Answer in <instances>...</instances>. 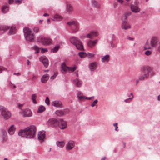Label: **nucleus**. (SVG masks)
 <instances>
[{"instance_id": "obj_1", "label": "nucleus", "mask_w": 160, "mask_h": 160, "mask_svg": "<svg viewBox=\"0 0 160 160\" xmlns=\"http://www.w3.org/2000/svg\"><path fill=\"white\" fill-rule=\"evenodd\" d=\"M36 131L35 127L34 125H31L24 130H20L18 132V134L19 136L21 137L31 138L35 136Z\"/></svg>"}, {"instance_id": "obj_2", "label": "nucleus", "mask_w": 160, "mask_h": 160, "mask_svg": "<svg viewBox=\"0 0 160 160\" xmlns=\"http://www.w3.org/2000/svg\"><path fill=\"white\" fill-rule=\"evenodd\" d=\"M23 31L26 40L28 41L33 42L34 38V36L32 31L28 27L24 28Z\"/></svg>"}, {"instance_id": "obj_3", "label": "nucleus", "mask_w": 160, "mask_h": 160, "mask_svg": "<svg viewBox=\"0 0 160 160\" xmlns=\"http://www.w3.org/2000/svg\"><path fill=\"white\" fill-rule=\"evenodd\" d=\"M70 42L75 45L77 49L80 50H83L82 43L78 38L75 37H72L70 39Z\"/></svg>"}, {"instance_id": "obj_4", "label": "nucleus", "mask_w": 160, "mask_h": 160, "mask_svg": "<svg viewBox=\"0 0 160 160\" xmlns=\"http://www.w3.org/2000/svg\"><path fill=\"white\" fill-rule=\"evenodd\" d=\"M60 68L62 72L64 74L67 72H69L70 71H74L76 70V67L75 66L73 67H68L64 63H62L61 65Z\"/></svg>"}, {"instance_id": "obj_5", "label": "nucleus", "mask_w": 160, "mask_h": 160, "mask_svg": "<svg viewBox=\"0 0 160 160\" xmlns=\"http://www.w3.org/2000/svg\"><path fill=\"white\" fill-rule=\"evenodd\" d=\"M0 111L1 114L5 120H7L11 116L10 112L5 107L0 106Z\"/></svg>"}, {"instance_id": "obj_6", "label": "nucleus", "mask_w": 160, "mask_h": 160, "mask_svg": "<svg viewBox=\"0 0 160 160\" xmlns=\"http://www.w3.org/2000/svg\"><path fill=\"white\" fill-rule=\"evenodd\" d=\"M38 42H41L43 45H48L52 43V41L49 38H45L42 36L39 37L37 38Z\"/></svg>"}, {"instance_id": "obj_7", "label": "nucleus", "mask_w": 160, "mask_h": 160, "mask_svg": "<svg viewBox=\"0 0 160 160\" xmlns=\"http://www.w3.org/2000/svg\"><path fill=\"white\" fill-rule=\"evenodd\" d=\"M151 70V68L149 67H145L143 69L144 74L142 75L139 78V80H143L148 78L149 76V73Z\"/></svg>"}, {"instance_id": "obj_8", "label": "nucleus", "mask_w": 160, "mask_h": 160, "mask_svg": "<svg viewBox=\"0 0 160 160\" xmlns=\"http://www.w3.org/2000/svg\"><path fill=\"white\" fill-rule=\"evenodd\" d=\"M59 123L58 121L53 118L49 119L48 122V125L52 127H57L59 125Z\"/></svg>"}, {"instance_id": "obj_9", "label": "nucleus", "mask_w": 160, "mask_h": 160, "mask_svg": "<svg viewBox=\"0 0 160 160\" xmlns=\"http://www.w3.org/2000/svg\"><path fill=\"white\" fill-rule=\"evenodd\" d=\"M131 8L132 12H138L140 11V9L138 6V3L136 1L134 2V4L131 5Z\"/></svg>"}, {"instance_id": "obj_10", "label": "nucleus", "mask_w": 160, "mask_h": 160, "mask_svg": "<svg viewBox=\"0 0 160 160\" xmlns=\"http://www.w3.org/2000/svg\"><path fill=\"white\" fill-rule=\"evenodd\" d=\"M0 137L3 141L5 142L7 139V133L6 131L2 129L0 131Z\"/></svg>"}, {"instance_id": "obj_11", "label": "nucleus", "mask_w": 160, "mask_h": 160, "mask_svg": "<svg viewBox=\"0 0 160 160\" xmlns=\"http://www.w3.org/2000/svg\"><path fill=\"white\" fill-rule=\"evenodd\" d=\"M75 147V143L72 140L68 141L66 145V149L68 150H71Z\"/></svg>"}, {"instance_id": "obj_12", "label": "nucleus", "mask_w": 160, "mask_h": 160, "mask_svg": "<svg viewBox=\"0 0 160 160\" xmlns=\"http://www.w3.org/2000/svg\"><path fill=\"white\" fill-rule=\"evenodd\" d=\"M40 60L42 61L44 66L47 68L48 66V59L46 58L45 56H42L40 58Z\"/></svg>"}, {"instance_id": "obj_13", "label": "nucleus", "mask_w": 160, "mask_h": 160, "mask_svg": "<svg viewBox=\"0 0 160 160\" xmlns=\"http://www.w3.org/2000/svg\"><path fill=\"white\" fill-rule=\"evenodd\" d=\"M38 138L40 140H41L42 142H44V139L45 137V132L44 131L39 132L38 133Z\"/></svg>"}, {"instance_id": "obj_14", "label": "nucleus", "mask_w": 160, "mask_h": 160, "mask_svg": "<svg viewBox=\"0 0 160 160\" xmlns=\"http://www.w3.org/2000/svg\"><path fill=\"white\" fill-rule=\"evenodd\" d=\"M121 28L122 29L126 30L131 28V26L128 22L126 21H124L122 22L121 25Z\"/></svg>"}, {"instance_id": "obj_15", "label": "nucleus", "mask_w": 160, "mask_h": 160, "mask_svg": "<svg viewBox=\"0 0 160 160\" xmlns=\"http://www.w3.org/2000/svg\"><path fill=\"white\" fill-rule=\"evenodd\" d=\"M23 116L24 117H30L32 116V112L29 109L25 110L22 112Z\"/></svg>"}, {"instance_id": "obj_16", "label": "nucleus", "mask_w": 160, "mask_h": 160, "mask_svg": "<svg viewBox=\"0 0 160 160\" xmlns=\"http://www.w3.org/2000/svg\"><path fill=\"white\" fill-rule=\"evenodd\" d=\"M59 128L61 129H64L67 126V123L62 119H60L59 121Z\"/></svg>"}, {"instance_id": "obj_17", "label": "nucleus", "mask_w": 160, "mask_h": 160, "mask_svg": "<svg viewBox=\"0 0 160 160\" xmlns=\"http://www.w3.org/2000/svg\"><path fill=\"white\" fill-rule=\"evenodd\" d=\"M79 24L78 22H76L74 25L71 28V29L72 31V32L74 33H76L78 32L79 30Z\"/></svg>"}, {"instance_id": "obj_18", "label": "nucleus", "mask_w": 160, "mask_h": 160, "mask_svg": "<svg viewBox=\"0 0 160 160\" xmlns=\"http://www.w3.org/2000/svg\"><path fill=\"white\" fill-rule=\"evenodd\" d=\"M98 42V40L97 39L93 41L90 40L88 43V46L89 47L92 48L95 46V45L97 44Z\"/></svg>"}, {"instance_id": "obj_19", "label": "nucleus", "mask_w": 160, "mask_h": 160, "mask_svg": "<svg viewBox=\"0 0 160 160\" xmlns=\"http://www.w3.org/2000/svg\"><path fill=\"white\" fill-rule=\"evenodd\" d=\"M158 42V40L157 38L155 37L152 38L150 41L151 46L152 47H155L156 46Z\"/></svg>"}, {"instance_id": "obj_20", "label": "nucleus", "mask_w": 160, "mask_h": 160, "mask_svg": "<svg viewBox=\"0 0 160 160\" xmlns=\"http://www.w3.org/2000/svg\"><path fill=\"white\" fill-rule=\"evenodd\" d=\"M10 28V27L3 25L0 27V35L3 33Z\"/></svg>"}, {"instance_id": "obj_21", "label": "nucleus", "mask_w": 160, "mask_h": 160, "mask_svg": "<svg viewBox=\"0 0 160 160\" xmlns=\"http://www.w3.org/2000/svg\"><path fill=\"white\" fill-rule=\"evenodd\" d=\"M110 60V55L107 54L105 56L101 57V61L103 62H107Z\"/></svg>"}, {"instance_id": "obj_22", "label": "nucleus", "mask_w": 160, "mask_h": 160, "mask_svg": "<svg viewBox=\"0 0 160 160\" xmlns=\"http://www.w3.org/2000/svg\"><path fill=\"white\" fill-rule=\"evenodd\" d=\"M16 128L14 125H12L9 128L8 130V132L9 135H12L15 132Z\"/></svg>"}, {"instance_id": "obj_23", "label": "nucleus", "mask_w": 160, "mask_h": 160, "mask_svg": "<svg viewBox=\"0 0 160 160\" xmlns=\"http://www.w3.org/2000/svg\"><path fill=\"white\" fill-rule=\"evenodd\" d=\"M74 84L78 87H81L82 84V81L78 78H76L73 81Z\"/></svg>"}, {"instance_id": "obj_24", "label": "nucleus", "mask_w": 160, "mask_h": 160, "mask_svg": "<svg viewBox=\"0 0 160 160\" xmlns=\"http://www.w3.org/2000/svg\"><path fill=\"white\" fill-rule=\"evenodd\" d=\"M97 35L98 33L97 32H92L88 34L87 38L92 39L94 37L97 36Z\"/></svg>"}, {"instance_id": "obj_25", "label": "nucleus", "mask_w": 160, "mask_h": 160, "mask_svg": "<svg viewBox=\"0 0 160 160\" xmlns=\"http://www.w3.org/2000/svg\"><path fill=\"white\" fill-rule=\"evenodd\" d=\"M90 69L92 71L95 70L97 67V64L96 62L91 63L89 65Z\"/></svg>"}, {"instance_id": "obj_26", "label": "nucleus", "mask_w": 160, "mask_h": 160, "mask_svg": "<svg viewBox=\"0 0 160 160\" xmlns=\"http://www.w3.org/2000/svg\"><path fill=\"white\" fill-rule=\"evenodd\" d=\"M52 105L55 107L58 108L62 107V103L58 101H54L52 103Z\"/></svg>"}, {"instance_id": "obj_27", "label": "nucleus", "mask_w": 160, "mask_h": 160, "mask_svg": "<svg viewBox=\"0 0 160 160\" xmlns=\"http://www.w3.org/2000/svg\"><path fill=\"white\" fill-rule=\"evenodd\" d=\"M49 77V76L48 74L43 75L41 78V81L43 83L45 82L48 80Z\"/></svg>"}, {"instance_id": "obj_28", "label": "nucleus", "mask_w": 160, "mask_h": 160, "mask_svg": "<svg viewBox=\"0 0 160 160\" xmlns=\"http://www.w3.org/2000/svg\"><path fill=\"white\" fill-rule=\"evenodd\" d=\"M9 29H10V30L8 32V34H13L16 33V30L15 27L13 26H12L11 27H10Z\"/></svg>"}, {"instance_id": "obj_29", "label": "nucleus", "mask_w": 160, "mask_h": 160, "mask_svg": "<svg viewBox=\"0 0 160 160\" xmlns=\"http://www.w3.org/2000/svg\"><path fill=\"white\" fill-rule=\"evenodd\" d=\"M66 113L65 110L62 111L61 110H57L56 111L55 113L57 116H60L64 115Z\"/></svg>"}, {"instance_id": "obj_30", "label": "nucleus", "mask_w": 160, "mask_h": 160, "mask_svg": "<svg viewBox=\"0 0 160 160\" xmlns=\"http://www.w3.org/2000/svg\"><path fill=\"white\" fill-rule=\"evenodd\" d=\"M66 9L67 12L70 13L73 11V7L70 4H68L66 5Z\"/></svg>"}, {"instance_id": "obj_31", "label": "nucleus", "mask_w": 160, "mask_h": 160, "mask_svg": "<svg viewBox=\"0 0 160 160\" xmlns=\"http://www.w3.org/2000/svg\"><path fill=\"white\" fill-rule=\"evenodd\" d=\"M56 144L58 147L62 148L64 147L65 145V142L64 141H57L56 142Z\"/></svg>"}, {"instance_id": "obj_32", "label": "nucleus", "mask_w": 160, "mask_h": 160, "mask_svg": "<svg viewBox=\"0 0 160 160\" xmlns=\"http://www.w3.org/2000/svg\"><path fill=\"white\" fill-rule=\"evenodd\" d=\"M62 19V18L61 16L58 14H56L54 16V19H53V21H59Z\"/></svg>"}, {"instance_id": "obj_33", "label": "nucleus", "mask_w": 160, "mask_h": 160, "mask_svg": "<svg viewBox=\"0 0 160 160\" xmlns=\"http://www.w3.org/2000/svg\"><path fill=\"white\" fill-rule=\"evenodd\" d=\"M9 10V7L7 5H4L2 7V12L4 13H6Z\"/></svg>"}, {"instance_id": "obj_34", "label": "nucleus", "mask_w": 160, "mask_h": 160, "mask_svg": "<svg viewBox=\"0 0 160 160\" xmlns=\"http://www.w3.org/2000/svg\"><path fill=\"white\" fill-rule=\"evenodd\" d=\"M92 5L94 7L96 8H99L100 7V5L95 0H92Z\"/></svg>"}, {"instance_id": "obj_35", "label": "nucleus", "mask_w": 160, "mask_h": 160, "mask_svg": "<svg viewBox=\"0 0 160 160\" xmlns=\"http://www.w3.org/2000/svg\"><path fill=\"white\" fill-rule=\"evenodd\" d=\"M45 110V107L41 105L39 107L37 112L39 113H41L44 111Z\"/></svg>"}, {"instance_id": "obj_36", "label": "nucleus", "mask_w": 160, "mask_h": 160, "mask_svg": "<svg viewBox=\"0 0 160 160\" xmlns=\"http://www.w3.org/2000/svg\"><path fill=\"white\" fill-rule=\"evenodd\" d=\"M77 22L72 20H71L67 22V24L71 28Z\"/></svg>"}, {"instance_id": "obj_37", "label": "nucleus", "mask_w": 160, "mask_h": 160, "mask_svg": "<svg viewBox=\"0 0 160 160\" xmlns=\"http://www.w3.org/2000/svg\"><path fill=\"white\" fill-rule=\"evenodd\" d=\"M37 95L36 94H32L31 97V99L32 101L33 102L34 104H36L37 103V102L36 100V98H37Z\"/></svg>"}, {"instance_id": "obj_38", "label": "nucleus", "mask_w": 160, "mask_h": 160, "mask_svg": "<svg viewBox=\"0 0 160 160\" xmlns=\"http://www.w3.org/2000/svg\"><path fill=\"white\" fill-rule=\"evenodd\" d=\"M144 50H146L148 49H150L151 48L150 46L149 45V42L148 41H147L145 44L144 47Z\"/></svg>"}, {"instance_id": "obj_39", "label": "nucleus", "mask_w": 160, "mask_h": 160, "mask_svg": "<svg viewBox=\"0 0 160 160\" xmlns=\"http://www.w3.org/2000/svg\"><path fill=\"white\" fill-rule=\"evenodd\" d=\"M78 55L80 57L82 58H83L87 57V54L85 52H80L78 53Z\"/></svg>"}, {"instance_id": "obj_40", "label": "nucleus", "mask_w": 160, "mask_h": 160, "mask_svg": "<svg viewBox=\"0 0 160 160\" xmlns=\"http://www.w3.org/2000/svg\"><path fill=\"white\" fill-rule=\"evenodd\" d=\"M131 14V12H126L124 14V15L123 16V18L125 19L126 20L127 19L128 16L130 15Z\"/></svg>"}, {"instance_id": "obj_41", "label": "nucleus", "mask_w": 160, "mask_h": 160, "mask_svg": "<svg viewBox=\"0 0 160 160\" xmlns=\"http://www.w3.org/2000/svg\"><path fill=\"white\" fill-rule=\"evenodd\" d=\"M33 48V49H34V50L35 51V53H39V49L41 48H38V47L36 45L34 46Z\"/></svg>"}, {"instance_id": "obj_42", "label": "nucleus", "mask_w": 160, "mask_h": 160, "mask_svg": "<svg viewBox=\"0 0 160 160\" xmlns=\"http://www.w3.org/2000/svg\"><path fill=\"white\" fill-rule=\"evenodd\" d=\"M133 98V96H132L131 98H130L126 99L124 100V101L126 103H129L132 100Z\"/></svg>"}, {"instance_id": "obj_43", "label": "nucleus", "mask_w": 160, "mask_h": 160, "mask_svg": "<svg viewBox=\"0 0 160 160\" xmlns=\"http://www.w3.org/2000/svg\"><path fill=\"white\" fill-rule=\"evenodd\" d=\"M98 101L97 99L95 100L91 104V106L92 107L96 106V105L98 103Z\"/></svg>"}, {"instance_id": "obj_44", "label": "nucleus", "mask_w": 160, "mask_h": 160, "mask_svg": "<svg viewBox=\"0 0 160 160\" xmlns=\"http://www.w3.org/2000/svg\"><path fill=\"white\" fill-rule=\"evenodd\" d=\"M60 46L59 45H57L56 47H55L53 49V52H56L59 48Z\"/></svg>"}, {"instance_id": "obj_45", "label": "nucleus", "mask_w": 160, "mask_h": 160, "mask_svg": "<svg viewBox=\"0 0 160 160\" xmlns=\"http://www.w3.org/2000/svg\"><path fill=\"white\" fill-rule=\"evenodd\" d=\"M87 57L88 58H90L92 57H93L94 56V54L93 53H87Z\"/></svg>"}, {"instance_id": "obj_46", "label": "nucleus", "mask_w": 160, "mask_h": 160, "mask_svg": "<svg viewBox=\"0 0 160 160\" xmlns=\"http://www.w3.org/2000/svg\"><path fill=\"white\" fill-rule=\"evenodd\" d=\"M57 75L58 73L57 72L54 73V74L51 77L50 79L52 80H54L55 78Z\"/></svg>"}, {"instance_id": "obj_47", "label": "nucleus", "mask_w": 160, "mask_h": 160, "mask_svg": "<svg viewBox=\"0 0 160 160\" xmlns=\"http://www.w3.org/2000/svg\"><path fill=\"white\" fill-rule=\"evenodd\" d=\"M151 53L152 52L150 50H147L145 52V54L147 56H149L150 55Z\"/></svg>"}, {"instance_id": "obj_48", "label": "nucleus", "mask_w": 160, "mask_h": 160, "mask_svg": "<svg viewBox=\"0 0 160 160\" xmlns=\"http://www.w3.org/2000/svg\"><path fill=\"white\" fill-rule=\"evenodd\" d=\"M45 103H46L48 105H49V104L50 102H49V98L48 97H47L46 98L45 100Z\"/></svg>"}, {"instance_id": "obj_49", "label": "nucleus", "mask_w": 160, "mask_h": 160, "mask_svg": "<svg viewBox=\"0 0 160 160\" xmlns=\"http://www.w3.org/2000/svg\"><path fill=\"white\" fill-rule=\"evenodd\" d=\"M79 100H81L85 98L86 97L83 96V95L81 96H79L78 97Z\"/></svg>"}, {"instance_id": "obj_50", "label": "nucleus", "mask_w": 160, "mask_h": 160, "mask_svg": "<svg viewBox=\"0 0 160 160\" xmlns=\"http://www.w3.org/2000/svg\"><path fill=\"white\" fill-rule=\"evenodd\" d=\"M118 124L117 123H114L113 124V126H115V130L116 131H118Z\"/></svg>"}, {"instance_id": "obj_51", "label": "nucleus", "mask_w": 160, "mask_h": 160, "mask_svg": "<svg viewBox=\"0 0 160 160\" xmlns=\"http://www.w3.org/2000/svg\"><path fill=\"white\" fill-rule=\"evenodd\" d=\"M22 2V0H15V3L18 4H20Z\"/></svg>"}, {"instance_id": "obj_52", "label": "nucleus", "mask_w": 160, "mask_h": 160, "mask_svg": "<svg viewBox=\"0 0 160 160\" xmlns=\"http://www.w3.org/2000/svg\"><path fill=\"white\" fill-rule=\"evenodd\" d=\"M39 30V28L38 27H35L33 28V31L36 32H38Z\"/></svg>"}, {"instance_id": "obj_53", "label": "nucleus", "mask_w": 160, "mask_h": 160, "mask_svg": "<svg viewBox=\"0 0 160 160\" xmlns=\"http://www.w3.org/2000/svg\"><path fill=\"white\" fill-rule=\"evenodd\" d=\"M7 70L6 68H5L2 66H0V73L2 72V71L3 70Z\"/></svg>"}, {"instance_id": "obj_54", "label": "nucleus", "mask_w": 160, "mask_h": 160, "mask_svg": "<svg viewBox=\"0 0 160 160\" xmlns=\"http://www.w3.org/2000/svg\"><path fill=\"white\" fill-rule=\"evenodd\" d=\"M94 96H92V97H86V98H85V99H86L88 100H93L94 99Z\"/></svg>"}, {"instance_id": "obj_55", "label": "nucleus", "mask_w": 160, "mask_h": 160, "mask_svg": "<svg viewBox=\"0 0 160 160\" xmlns=\"http://www.w3.org/2000/svg\"><path fill=\"white\" fill-rule=\"evenodd\" d=\"M48 51V49L47 48H45L44 49L42 48V52H44Z\"/></svg>"}, {"instance_id": "obj_56", "label": "nucleus", "mask_w": 160, "mask_h": 160, "mask_svg": "<svg viewBox=\"0 0 160 160\" xmlns=\"http://www.w3.org/2000/svg\"><path fill=\"white\" fill-rule=\"evenodd\" d=\"M127 39L128 40H129L130 41H133L134 40V38L131 37H127Z\"/></svg>"}, {"instance_id": "obj_57", "label": "nucleus", "mask_w": 160, "mask_h": 160, "mask_svg": "<svg viewBox=\"0 0 160 160\" xmlns=\"http://www.w3.org/2000/svg\"><path fill=\"white\" fill-rule=\"evenodd\" d=\"M83 94L81 92H80V91H79L78 93V94H77V97H78V96H81V95H82Z\"/></svg>"}, {"instance_id": "obj_58", "label": "nucleus", "mask_w": 160, "mask_h": 160, "mask_svg": "<svg viewBox=\"0 0 160 160\" xmlns=\"http://www.w3.org/2000/svg\"><path fill=\"white\" fill-rule=\"evenodd\" d=\"M110 44L111 45V46L112 47H114L115 45L114 44H113L112 41H111L110 42Z\"/></svg>"}, {"instance_id": "obj_59", "label": "nucleus", "mask_w": 160, "mask_h": 160, "mask_svg": "<svg viewBox=\"0 0 160 160\" xmlns=\"http://www.w3.org/2000/svg\"><path fill=\"white\" fill-rule=\"evenodd\" d=\"M118 1L121 4H122L123 2V0H118Z\"/></svg>"}, {"instance_id": "obj_60", "label": "nucleus", "mask_w": 160, "mask_h": 160, "mask_svg": "<svg viewBox=\"0 0 160 160\" xmlns=\"http://www.w3.org/2000/svg\"><path fill=\"white\" fill-rule=\"evenodd\" d=\"M14 75H17L18 76H20L21 75V74L19 73H13Z\"/></svg>"}, {"instance_id": "obj_61", "label": "nucleus", "mask_w": 160, "mask_h": 160, "mask_svg": "<svg viewBox=\"0 0 160 160\" xmlns=\"http://www.w3.org/2000/svg\"><path fill=\"white\" fill-rule=\"evenodd\" d=\"M23 106L22 104H18V107H19V108L20 109H21V106Z\"/></svg>"}, {"instance_id": "obj_62", "label": "nucleus", "mask_w": 160, "mask_h": 160, "mask_svg": "<svg viewBox=\"0 0 160 160\" xmlns=\"http://www.w3.org/2000/svg\"><path fill=\"white\" fill-rule=\"evenodd\" d=\"M9 0V4H10L11 3H12L13 2V0Z\"/></svg>"}, {"instance_id": "obj_63", "label": "nucleus", "mask_w": 160, "mask_h": 160, "mask_svg": "<svg viewBox=\"0 0 160 160\" xmlns=\"http://www.w3.org/2000/svg\"><path fill=\"white\" fill-rule=\"evenodd\" d=\"M106 158V157H104L101 158V160H105Z\"/></svg>"}, {"instance_id": "obj_64", "label": "nucleus", "mask_w": 160, "mask_h": 160, "mask_svg": "<svg viewBox=\"0 0 160 160\" xmlns=\"http://www.w3.org/2000/svg\"><path fill=\"white\" fill-rule=\"evenodd\" d=\"M158 100H160V94L158 96Z\"/></svg>"}]
</instances>
